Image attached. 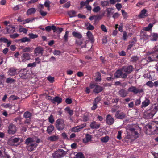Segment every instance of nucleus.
Returning <instances> with one entry per match:
<instances>
[{"label":"nucleus","mask_w":158,"mask_h":158,"mask_svg":"<svg viewBox=\"0 0 158 158\" xmlns=\"http://www.w3.org/2000/svg\"><path fill=\"white\" fill-rule=\"evenodd\" d=\"M35 142L34 139L32 138L29 137L27 138L25 141V144H26V148L27 150L31 151L34 149L38 146V144L40 142L39 139H37L36 141V143H33Z\"/></svg>","instance_id":"f257e3e1"},{"label":"nucleus","mask_w":158,"mask_h":158,"mask_svg":"<svg viewBox=\"0 0 158 158\" xmlns=\"http://www.w3.org/2000/svg\"><path fill=\"white\" fill-rule=\"evenodd\" d=\"M55 127L59 131L63 130L65 127L64 120L60 118L58 119L55 122Z\"/></svg>","instance_id":"f03ea898"},{"label":"nucleus","mask_w":158,"mask_h":158,"mask_svg":"<svg viewBox=\"0 0 158 158\" xmlns=\"http://www.w3.org/2000/svg\"><path fill=\"white\" fill-rule=\"evenodd\" d=\"M128 91L133 93L134 94H136L143 92V88H137L135 86H131L128 88Z\"/></svg>","instance_id":"7ed1b4c3"},{"label":"nucleus","mask_w":158,"mask_h":158,"mask_svg":"<svg viewBox=\"0 0 158 158\" xmlns=\"http://www.w3.org/2000/svg\"><path fill=\"white\" fill-rule=\"evenodd\" d=\"M20 77L23 79L27 78L29 77V72L26 69H22L19 72Z\"/></svg>","instance_id":"20e7f679"},{"label":"nucleus","mask_w":158,"mask_h":158,"mask_svg":"<svg viewBox=\"0 0 158 158\" xmlns=\"http://www.w3.org/2000/svg\"><path fill=\"white\" fill-rule=\"evenodd\" d=\"M121 69L117 70L114 74L115 77L126 78L127 76V74L125 73H123Z\"/></svg>","instance_id":"39448f33"},{"label":"nucleus","mask_w":158,"mask_h":158,"mask_svg":"<svg viewBox=\"0 0 158 158\" xmlns=\"http://www.w3.org/2000/svg\"><path fill=\"white\" fill-rule=\"evenodd\" d=\"M65 154V152L62 149H59L53 154L54 158H60Z\"/></svg>","instance_id":"423d86ee"},{"label":"nucleus","mask_w":158,"mask_h":158,"mask_svg":"<svg viewBox=\"0 0 158 158\" xmlns=\"http://www.w3.org/2000/svg\"><path fill=\"white\" fill-rule=\"evenodd\" d=\"M22 141L21 139L19 138H15L11 139L8 141V143L11 145H14L15 143L17 144Z\"/></svg>","instance_id":"0eeeda50"},{"label":"nucleus","mask_w":158,"mask_h":158,"mask_svg":"<svg viewBox=\"0 0 158 158\" xmlns=\"http://www.w3.org/2000/svg\"><path fill=\"white\" fill-rule=\"evenodd\" d=\"M133 66L131 65L123 66L121 68V69L127 74L131 73L133 71Z\"/></svg>","instance_id":"6e6552de"},{"label":"nucleus","mask_w":158,"mask_h":158,"mask_svg":"<svg viewBox=\"0 0 158 158\" xmlns=\"http://www.w3.org/2000/svg\"><path fill=\"white\" fill-rule=\"evenodd\" d=\"M44 49L43 47L41 46H38L35 48L34 52V54L36 56L39 54L42 55L44 53Z\"/></svg>","instance_id":"1a4fd4ad"},{"label":"nucleus","mask_w":158,"mask_h":158,"mask_svg":"<svg viewBox=\"0 0 158 158\" xmlns=\"http://www.w3.org/2000/svg\"><path fill=\"white\" fill-rule=\"evenodd\" d=\"M16 127L13 124H11L8 127V132L9 134H14L16 132Z\"/></svg>","instance_id":"9d476101"},{"label":"nucleus","mask_w":158,"mask_h":158,"mask_svg":"<svg viewBox=\"0 0 158 158\" xmlns=\"http://www.w3.org/2000/svg\"><path fill=\"white\" fill-rule=\"evenodd\" d=\"M114 118L110 114H108L106 117V122L108 125H112L114 123Z\"/></svg>","instance_id":"9b49d317"},{"label":"nucleus","mask_w":158,"mask_h":158,"mask_svg":"<svg viewBox=\"0 0 158 158\" xmlns=\"http://www.w3.org/2000/svg\"><path fill=\"white\" fill-rule=\"evenodd\" d=\"M21 58L23 62H25L30 59V54L28 53H23L21 55Z\"/></svg>","instance_id":"f8f14e48"},{"label":"nucleus","mask_w":158,"mask_h":158,"mask_svg":"<svg viewBox=\"0 0 158 158\" xmlns=\"http://www.w3.org/2000/svg\"><path fill=\"white\" fill-rule=\"evenodd\" d=\"M155 114V112H153L152 110H150L145 113L144 116L147 119L151 118Z\"/></svg>","instance_id":"ddd939ff"},{"label":"nucleus","mask_w":158,"mask_h":158,"mask_svg":"<svg viewBox=\"0 0 158 158\" xmlns=\"http://www.w3.org/2000/svg\"><path fill=\"white\" fill-rule=\"evenodd\" d=\"M17 69L14 67H11L8 72V74L10 76H14L17 74Z\"/></svg>","instance_id":"4468645a"},{"label":"nucleus","mask_w":158,"mask_h":158,"mask_svg":"<svg viewBox=\"0 0 158 158\" xmlns=\"http://www.w3.org/2000/svg\"><path fill=\"white\" fill-rule=\"evenodd\" d=\"M100 126V124L98 123L96 121H93L92 122L90 125V127L92 129H98Z\"/></svg>","instance_id":"2eb2a0df"},{"label":"nucleus","mask_w":158,"mask_h":158,"mask_svg":"<svg viewBox=\"0 0 158 158\" xmlns=\"http://www.w3.org/2000/svg\"><path fill=\"white\" fill-rule=\"evenodd\" d=\"M120 111L118 110L116 112L115 117L117 118L123 119L125 118V114L124 113H120Z\"/></svg>","instance_id":"dca6fc26"},{"label":"nucleus","mask_w":158,"mask_h":158,"mask_svg":"<svg viewBox=\"0 0 158 158\" xmlns=\"http://www.w3.org/2000/svg\"><path fill=\"white\" fill-rule=\"evenodd\" d=\"M147 10L145 9H143L142 10L139 15V17L140 18H144L148 15V14L147 13Z\"/></svg>","instance_id":"f3484780"},{"label":"nucleus","mask_w":158,"mask_h":158,"mask_svg":"<svg viewBox=\"0 0 158 158\" xmlns=\"http://www.w3.org/2000/svg\"><path fill=\"white\" fill-rule=\"evenodd\" d=\"M150 100L146 98L142 103L141 108H143L147 107L150 104Z\"/></svg>","instance_id":"a211bd4d"},{"label":"nucleus","mask_w":158,"mask_h":158,"mask_svg":"<svg viewBox=\"0 0 158 158\" xmlns=\"http://www.w3.org/2000/svg\"><path fill=\"white\" fill-rule=\"evenodd\" d=\"M103 89V88L102 87L98 85H96L93 92L96 93H98L102 91Z\"/></svg>","instance_id":"6ab92c4d"},{"label":"nucleus","mask_w":158,"mask_h":158,"mask_svg":"<svg viewBox=\"0 0 158 158\" xmlns=\"http://www.w3.org/2000/svg\"><path fill=\"white\" fill-rule=\"evenodd\" d=\"M118 94L121 97L123 98L126 97L128 94L127 91L124 89H121L120 90Z\"/></svg>","instance_id":"aec40b11"},{"label":"nucleus","mask_w":158,"mask_h":158,"mask_svg":"<svg viewBox=\"0 0 158 158\" xmlns=\"http://www.w3.org/2000/svg\"><path fill=\"white\" fill-rule=\"evenodd\" d=\"M91 135L89 134H86L85 137L83 139V142L85 143H86L91 140Z\"/></svg>","instance_id":"412c9836"},{"label":"nucleus","mask_w":158,"mask_h":158,"mask_svg":"<svg viewBox=\"0 0 158 158\" xmlns=\"http://www.w3.org/2000/svg\"><path fill=\"white\" fill-rule=\"evenodd\" d=\"M62 101V99L58 96H56L53 98V103L55 104L56 102L58 104L60 103Z\"/></svg>","instance_id":"4be33fe9"},{"label":"nucleus","mask_w":158,"mask_h":158,"mask_svg":"<svg viewBox=\"0 0 158 158\" xmlns=\"http://www.w3.org/2000/svg\"><path fill=\"white\" fill-rule=\"evenodd\" d=\"M7 32L9 33H12L15 32V27L11 25L8 26L6 28Z\"/></svg>","instance_id":"5701e85b"},{"label":"nucleus","mask_w":158,"mask_h":158,"mask_svg":"<svg viewBox=\"0 0 158 158\" xmlns=\"http://www.w3.org/2000/svg\"><path fill=\"white\" fill-rule=\"evenodd\" d=\"M54 126L52 124H51L48 127L46 131L48 134H51L52 133V132L54 131Z\"/></svg>","instance_id":"b1692460"},{"label":"nucleus","mask_w":158,"mask_h":158,"mask_svg":"<svg viewBox=\"0 0 158 158\" xmlns=\"http://www.w3.org/2000/svg\"><path fill=\"white\" fill-rule=\"evenodd\" d=\"M36 10L34 8H31L28 9L27 12V15L34 14L36 12Z\"/></svg>","instance_id":"393cba45"},{"label":"nucleus","mask_w":158,"mask_h":158,"mask_svg":"<svg viewBox=\"0 0 158 158\" xmlns=\"http://www.w3.org/2000/svg\"><path fill=\"white\" fill-rule=\"evenodd\" d=\"M86 35L91 42L93 43L94 41V40L92 33L90 31H88L86 33Z\"/></svg>","instance_id":"a878e982"},{"label":"nucleus","mask_w":158,"mask_h":158,"mask_svg":"<svg viewBox=\"0 0 158 158\" xmlns=\"http://www.w3.org/2000/svg\"><path fill=\"white\" fill-rule=\"evenodd\" d=\"M72 35L73 37L78 39H81L82 37V35L80 33L76 31L73 32Z\"/></svg>","instance_id":"bb28decb"},{"label":"nucleus","mask_w":158,"mask_h":158,"mask_svg":"<svg viewBox=\"0 0 158 158\" xmlns=\"http://www.w3.org/2000/svg\"><path fill=\"white\" fill-rule=\"evenodd\" d=\"M85 126H82L81 127H79V126H76L73 127L71 129V131L72 132H78L80 131L81 129L83 128Z\"/></svg>","instance_id":"cd10ccee"},{"label":"nucleus","mask_w":158,"mask_h":158,"mask_svg":"<svg viewBox=\"0 0 158 158\" xmlns=\"http://www.w3.org/2000/svg\"><path fill=\"white\" fill-rule=\"evenodd\" d=\"M65 111L67 112L70 116H71L74 114V112L72 110H71L69 107H67L64 109Z\"/></svg>","instance_id":"c85d7f7f"},{"label":"nucleus","mask_w":158,"mask_h":158,"mask_svg":"<svg viewBox=\"0 0 158 158\" xmlns=\"http://www.w3.org/2000/svg\"><path fill=\"white\" fill-rule=\"evenodd\" d=\"M30 39L27 37H23L19 40H16V42H18L19 41H20L22 43H25L26 42H30Z\"/></svg>","instance_id":"c756f323"},{"label":"nucleus","mask_w":158,"mask_h":158,"mask_svg":"<svg viewBox=\"0 0 158 158\" xmlns=\"http://www.w3.org/2000/svg\"><path fill=\"white\" fill-rule=\"evenodd\" d=\"M68 14L70 17H74L76 16V12L74 10L69 11L68 12Z\"/></svg>","instance_id":"7c9ffc66"},{"label":"nucleus","mask_w":158,"mask_h":158,"mask_svg":"<svg viewBox=\"0 0 158 158\" xmlns=\"http://www.w3.org/2000/svg\"><path fill=\"white\" fill-rule=\"evenodd\" d=\"M59 139L58 136L54 135L49 137L48 139V140L51 141H56Z\"/></svg>","instance_id":"2f4dec72"},{"label":"nucleus","mask_w":158,"mask_h":158,"mask_svg":"<svg viewBox=\"0 0 158 158\" xmlns=\"http://www.w3.org/2000/svg\"><path fill=\"white\" fill-rule=\"evenodd\" d=\"M128 130L131 132L132 135L136 136L138 135L137 132L135 131L134 128L130 127Z\"/></svg>","instance_id":"473e14b6"},{"label":"nucleus","mask_w":158,"mask_h":158,"mask_svg":"<svg viewBox=\"0 0 158 158\" xmlns=\"http://www.w3.org/2000/svg\"><path fill=\"white\" fill-rule=\"evenodd\" d=\"M96 74L97 76L95 79V81L96 82L101 81L102 79L100 73L99 72H97L96 73Z\"/></svg>","instance_id":"72a5a7b5"},{"label":"nucleus","mask_w":158,"mask_h":158,"mask_svg":"<svg viewBox=\"0 0 158 158\" xmlns=\"http://www.w3.org/2000/svg\"><path fill=\"white\" fill-rule=\"evenodd\" d=\"M32 115L31 113L28 111H26L24 113L23 117L26 118H30Z\"/></svg>","instance_id":"f704fd0d"},{"label":"nucleus","mask_w":158,"mask_h":158,"mask_svg":"<svg viewBox=\"0 0 158 158\" xmlns=\"http://www.w3.org/2000/svg\"><path fill=\"white\" fill-rule=\"evenodd\" d=\"M109 139V137L108 136H106L105 137H102L101 138V140L102 142L106 143L107 142Z\"/></svg>","instance_id":"c9c22d12"},{"label":"nucleus","mask_w":158,"mask_h":158,"mask_svg":"<svg viewBox=\"0 0 158 158\" xmlns=\"http://www.w3.org/2000/svg\"><path fill=\"white\" fill-rule=\"evenodd\" d=\"M101 5L103 7L108 6L109 5V2L108 1H102L101 2Z\"/></svg>","instance_id":"e433bc0d"},{"label":"nucleus","mask_w":158,"mask_h":158,"mask_svg":"<svg viewBox=\"0 0 158 158\" xmlns=\"http://www.w3.org/2000/svg\"><path fill=\"white\" fill-rule=\"evenodd\" d=\"M31 48L29 47H25L22 50V52L23 53H27V52L31 51Z\"/></svg>","instance_id":"4c0bfd02"},{"label":"nucleus","mask_w":158,"mask_h":158,"mask_svg":"<svg viewBox=\"0 0 158 158\" xmlns=\"http://www.w3.org/2000/svg\"><path fill=\"white\" fill-rule=\"evenodd\" d=\"M74 158H85V156L82 153L80 152L77 154Z\"/></svg>","instance_id":"58836bf2"},{"label":"nucleus","mask_w":158,"mask_h":158,"mask_svg":"<svg viewBox=\"0 0 158 158\" xmlns=\"http://www.w3.org/2000/svg\"><path fill=\"white\" fill-rule=\"evenodd\" d=\"M15 80L12 78L9 77L6 79V82L7 83L11 84L12 83L15 82Z\"/></svg>","instance_id":"ea45409f"},{"label":"nucleus","mask_w":158,"mask_h":158,"mask_svg":"<svg viewBox=\"0 0 158 158\" xmlns=\"http://www.w3.org/2000/svg\"><path fill=\"white\" fill-rule=\"evenodd\" d=\"M19 99V97L15 96L14 95H12L10 96L9 98V99L10 100H17Z\"/></svg>","instance_id":"a19ab883"},{"label":"nucleus","mask_w":158,"mask_h":158,"mask_svg":"<svg viewBox=\"0 0 158 158\" xmlns=\"http://www.w3.org/2000/svg\"><path fill=\"white\" fill-rule=\"evenodd\" d=\"M158 37V35L157 34L153 33L151 38V40L152 41H156L157 40Z\"/></svg>","instance_id":"79ce46f5"},{"label":"nucleus","mask_w":158,"mask_h":158,"mask_svg":"<svg viewBox=\"0 0 158 158\" xmlns=\"http://www.w3.org/2000/svg\"><path fill=\"white\" fill-rule=\"evenodd\" d=\"M36 62H34L32 63H30L28 64L27 67H31V68L35 67L36 66Z\"/></svg>","instance_id":"37998d69"},{"label":"nucleus","mask_w":158,"mask_h":158,"mask_svg":"<svg viewBox=\"0 0 158 158\" xmlns=\"http://www.w3.org/2000/svg\"><path fill=\"white\" fill-rule=\"evenodd\" d=\"M28 36L30 39H33L37 38L38 36L36 34H34L33 33H30L29 34Z\"/></svg>","instance_id":"c03bdc74"},{"label":"nucleus","mask_w":158,"mask_h":158,"mask_svg":"<svg viewBox=\"0 0 158 158\" xmlns=\"http://www.w3.org/2000/svg\"><path fill=\"white\" fill-rule=\"evenodd\" d=\"M47 79L51 83H53L54 81V77L52 76H48L47 77Z\"/></svg>","instance_id":"a18cd8bd"},{"label":"nucleus","mask_w":158,"mask_h":158,"mask_svg":"<svg viewBox=\"0 0 158 158\" xmlns=\"http://www.w3.org/2000/svg\"><path fill=\"white\" fill-rule=\"evenodd\" d=\"M48 120L49 122L52 124L54 121V119L52 115H51L48 117Z\"/></svg>","instance_id":"49530a36"},{"label":"nucleus","mask_w":158,"mask_h":158,"mask_svg":"<svg viewBox=\"0 0 158 158\" xmlns=\"http://www.w3.org/2000/svg\"><path fill=\"white\" fill-rule=\"evenodd\" d=\"M19 31L20 32H23L24 33H26L27 31V30L25 28L23 27H19Z\"/></svg>","instance_id":"de8ad7c7"},{"label":"nucleus","mask_w":158,"mask_h":158,"mask_svg":"<svg viewBox=\"0 0 158 158\" xmlns=\"http://www.w3.org/2000/svg\"><path fill=\"white\" fill-rule=\"evenodd\" d=\"M100 9L101 8L99 6H98L93 8V11L94 12L97 13L100 11Z\"/></svg>","instance_id":"09e8293b"},{"label":"nucleus","mask_w":158,"mask_h":158,"mask_svg":"<svg viewBox=\"0 0 158 158\" xmlns=\"http://www.w3.org/2000/svg\"><path fill=\"white\" fill-rule=\"evenodd\" d=\"M119 106H118L114 105L111 109V112L112 113L115 112L116 110L119 108Z\"/></svg>","instance_id":"8fccbe9b"},{"label":"nucleus","mask_w":158,"mask_h":158,"mask_svg":"<svg viewBox=\"0 0 158 158\" xmlns=\"http://www.w3.org/2000/svg\"><path fill=\"white\" fill-rule=\"evenodd\" d=\"M146 85L150 88H152L154 86L153 83L152 81H148L146 83Z\"/></svg>","instance_id":"3c124183"},{"label":"nucleus","mask_w":158,"mask_h":158,"mask_svg":"<svg viewBox=\"0 0 158 158\" xmlns=\"http://www.w3.org/2000/svg\"><path fill=\"white\" fill-rule=\"evenodd\" d=\"M138 60L139 58L137 56H133L131 58V61L134 62H136Z\"/></svg>","instance_id":"603ef678"},{"label":"nucleus","mask_w":158,"mask_h":158,"mask_svg":"<svg viewBox=\"0 0 158 158\" xmlns=\"http://www.w3.org/2000/svg\"><path fill=\"white\" fill-rule=\"evenodd\" d=\"M101 28L103 31L105 32H107V30L106 27L104 25L102 24L101 25Z\"/></svg>","instance_id":"864d4df0"},{"label":"nucleus","mask_w":158,"mask_h":158,"mask_svg":"<svg viewBox=\"0 0 158 158\" xmlns=\"http://www.w3.org/2000/svg\"><path fill=\"white\" fill-rule=\"evenodd\" d=\"M19 35L18 33H14V34L10 35V37L12 39H15L19 36Z\"/></svg>","instance_id":"5fc2aeb1"},{"label":"nucleus","mask_w":158,"mask_h":158,"mask_svg":"<svg viewBox=\"0 0 158 158\" xmlns=\"http://www.w3.org/2000/svg\"><path fill=\"white\" fill-rule=\"evenodd\" d=\"M152 27V24L150 23L148 25V26L145 28V30L146 31H149L150 29H151Z\"/></svg>","instance_id":"6e6d98bb"},{"label":"nucleus","mask_w":158,"mask_h":158,"mask_svg":"<svg viewBox=\"0 0 158 158\" xmlns=\"http://www.w3.org/2000/svg\"><path fill=\"white\" fill-rule=\"evenodd\" d=\"M93 106L92 107H91V109L92 110H94L95 109H96L98 107L97 105V104L96 103V102H93Z\"/></svg>","instance_id":"4d7b16f0"},{"label":"nucleus","mask_w":158,"mask_h":158,"mask_svg":"<svg viewBox=\"0 0 158 158\" xmlns=\"http://www.w3.org/2000/svg\"><path fill=\"white\" fill-rule=\"evenodd\" d=\"M155 60L156 59H155L154 57H151L150 56H149L148 58L147 61H148L149 62H150L154 61H155Z\"/></svg>","instance_id":"13d9d810"},{"label":"nucleus","mask_w":158,"mask_h":158,"mask_svg":"<svg viewBox=\"0 0 158 158\" xmlns=\"http://www.w3.org/2000/svg\"><path fill=\"white\" fill-rule=\"evenodd\" d=\"M39 11L41 15L43 16H45L47 14V12H44L43 11L41 10H39Z\"/></svg>","instance_id":"bf43d9fd"},{"label":"nucleus","mask_w":158,"mask_h":158,"mask_svg":"<svg viewBox=\"0 0 158 158\" xmlns=\"http://www.w3.org/2000/svg\"><path fill=\"white\" fill-rule=\"evenodd\" d=\"M69 31H67L65 32V33L64 36V40L66 41H68V35L69 34Z\"/></svg>","instance_id":"052dcab7"},{"label":"nucleus","mask_w":158,"mask_h":158,"mask_svg":"<svg viewBox=\"0 0 158 158\" xmlns=\"http://www.w3.org/2000/svg\"><path fill=\"white\" fill-rule=\"evenodd\" d=\"M94 26L91 25V24H89V25L87 27L86 29L87 30H94Z\"/></svg>","instance_id":"680f3d73"},{"label":"nucleus","mask_w":158,"mask_h":158,"mask_svg":"<svg viewBox=\"0 0 158 158\" xmlns=\"http://www.w3.org/2000/svg\"><path fill=\"white\" fill-rule=\"evenodd\" d=\"M111 8H108L107 9L106 11L107 12V17H109L111 13V10H110Z\"/></svg>","instance_id":"e2e57ef3"},{"label":"nucleus","mask_w":158,"mask_h":158,"mask_svg":"<svg viewBox=\"0 0 158 158\" xmlns=\"http://www.w3.org/2000/svg\"><path fill=\"white\" fill-rule=\"evenodd\" d=\"M151 110L153 112H155V114L158 110V105L155 106L154 109Z\"/></svg>","instance_id":"0e129e2a"},{"label":"nucleus","mask_w":158,"mask_h":158,"mask_svg":"<svg viewBox=\"0 0 158 158\" xmlns=\"http://www.w3.org/2000/svg\"><path fill=\"white\" fill-rule=\"evenodd\" d=\"M61 53V52L59 50H55L53 52V54L56 55H59Z\"/></svg>","instance_id":"69168bd1"},{"label":"nucleus","mask_w":158,"mask_h":158,"mask_svg":"<svg viewBox=\"0 0 158 158\" xmlns=\"http://www.w3.org/2000/svg\"><path fill=\"white\" fill-rule=\"evenodd\" d=\"M121 134L122 132L120 131H118L117 136V138L119 140H120L122 139Z\"/></svg>","instance_id":"338daca9"},{"label":"nucleus","mask_w":158,"mask_h":158,"mask_svg":"<svg viewBox=\"0 0 158 158\" xmlns=\"http://www.w3.org/2000/svg\"><path fill=\"white\" fill-rule=\"evenodd\" d=\"M115 6L118 10H119L122 7V5L120 3H117L115 5Z\"/></svg>","instance_id":"774afa93"}]
</instances>
